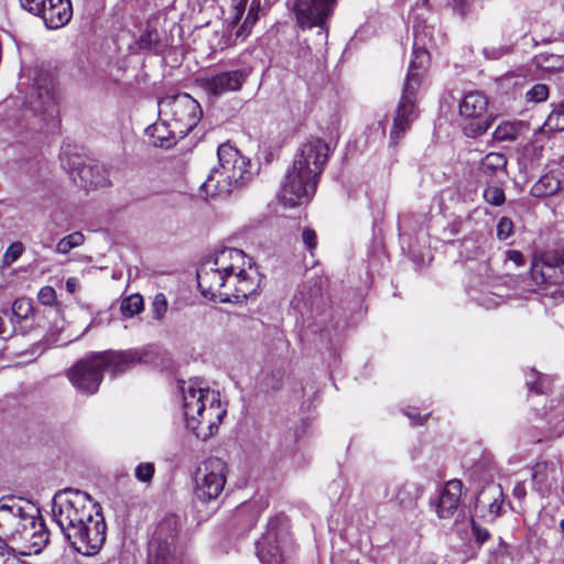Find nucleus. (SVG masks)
I'll use <instances>...</instances> for the list:
<instances>
[{
  "label": "nucleus",
  "instance_id": "1",
  "mask_svg": "<svg viewBox=\"0 0 564 564\" xmlns=\"http://www.w3.org/2000/svg\"><path fill=\"white\" fill-rule=\"evenodd\" d=\"M52 518L69 546L83 555H95L106 541L107 525L100 507L84 491H57L52 500Z\"/></svg>",
  "mask_w": 564,
  "mask_h": 564
},
{
  "label": "nucleus",
  "instance_id": "2",
  "mask_svg": "<svg viewBox=\"0 0 564 564\" xmlns=\"http://www.w3.org/2000/svg\"><path fill=\"white\" fill-rule=\"evenodd\" d=\"M181 389L186 425L198 438L206 440L218 430L226 414L219 393L198 379L184 383Z\"/></svg>",
  "mask_w": 564,
  "mask_h": 564
},
{
  "label": "nucleus",
  "instance_id": "3",
  "mask_svg": "<svg viewBox=\"0 0 564 564\" xmlns=\"http://www.w3.org/2000/svg\"><path fill=\"white\" fill-rule=\"evenodd\" d=\"M219 167H213L202 189L209 196H224L241 188L253 177L250 160L236 148L220 144L217 150Z\"/></svg>",
  "mask_w": 564,
  "mask_h": 564
},
{
  "label": "nucleus",
  "instance_id": "4",
  "mask_svg": "<svg viewBox=\"0 0 564 564\" xmlns=\"http://www.w3.org/2000/svg\"><path fill=\"white\" fill-rule=\"evenodd\" d=\"M159 115L169 119L180 138L187 135L200 121L203 110L197 100L188 94L166 96L159 101Z\"/></svg>",
  "mask_w": 564,
  "mask_h": 564
},
{
  "label": "nucleus",
  "instance_id": "5",
  "mask_svg": "<svg viewBox=\"0 0 564 564\" xmlns=\"http://www.w3.org/2000/svg\"><path fill=\"white\" fill-rule=\"evenodd\" d=\"M181 520L176 514H166L158 523L149 545L148 564H181L177 538Z\"/></svg>",
  "mask_w": 564,
  "mask_h": 564
},
{
  "label": "nucleus",
  "instance_id": "6",
  "mask_svg": "<svg viewBox=\"0 0 564 564\" xmlns=\"http://www.w3.org/2000/svg\"><path fill=\"white\" fill-rule=\"evenodd\" d=\"M295 551L286 525L281 518L271 519L267 532L257 542V555L262 564H288Z\"/></svg>",
  "mask_w": 564,
  "mask_h": 564
},
{
  "label": "nucleus",
  "instance_id": "7",
  "mask_svg": "<svg viewBox=\"0 0 564 564\" xmlns=\"http://www.w3.org/2000/svg\"><path fill=\"white\" fill-rule=\"evenodd\" d=\"M251 268V259L236 248H224L215 252L213 259L205 261L197 271L198 288L214 290L219 288L221 275L230 273L246 265Z\"/></svg>",
  "mask_w": 564,
  "mask_h": 564
},
{
  "label": "nucleus",
  "instance_id": "8",
  "mask_svg": "<svg viewBox=\"0 0 564 564\" xmlns=\"http://www.w3.org/2000/svg\"><path fill=\"white\" fill-rule=\"evenodd\" d=\"M33 89L35 90L28 107L23 110L22 117L28 119L32 116V121L23 126L20 121L18 124L30 130H43L44 124L55 123L58 115L57 97L52 82L41 83L36 80Z\"/></svg>",
  "mask_w": 564,
  "mask_h": 564
},
{
  "label": "nucleus",
  "instance_id": "9",
  "mask_svg": "<svg viewBox=\"0 0 564 564\" xmlns=\"http://www.w3.org/2000/svg\"><path fill=\"white\" fill-rule=\"evenodd\" d=\"M336 6L337 0H294L293 12L299 28H317L318 44H325L328 37V20Z\"/></svg>",
  "mask_w": 564,
  "mask_h": 564
},
{
  "label": "nucleus",
  "instance_id": "10",
  "mask_svg": "<svg viewBox=\"0 0 564 564\" xmlns=\"http://www.w3.org/2000/svg\"><path fill=\"white\" fill-rule=\"evenodd\" d=\"M423 76L409 73L406 74L402 96L393 117V124L390 131V140L392 144H397L408 132L411 124L419 117L416 106V93L421 85Z\"/></svg>",
  "mask_w": 564,
  "mask_h": 564
},
{
  "label": "nucleus",
  "instance_id": "11",
  "mask_svg": "<svg viewBox=\"0 0 564 564\" xmlns=\"http://www.w3.org/2000/svg\"><path fill=\"white\" fill-rule=\"evenodd\" d=\"M30 513H36V507L15 497L0 499V541L14 544L24 523H29Z\"/></svg>",
  "mask_w": 564,
  "mask_h": 564
},
{
  "label": "nucleus",
  "instance_id": "12",
  "mask_svg": "<svg viewBox=\"0 0 564 564\" xmlns=\"http://www.w3.org/2000/svg\"><path fill=\"white\" fill-rule=\"evenodd\" d=\"M488 98L480 91L466 94L459 102V116L463 119V131L468 138H477L487 132L492 122L488 115Z\"/></svg>",
  "mask_w": 564,
  "mask_h": 564
},
{
  "label": "nucleus",
  "instance_id": "13",
  "mask_svg": "<svg viewBox=\"0 0 564 564\" xmlns=\"http://www.w3.org/2000/svg\"><path fill=\"white\" fill-rule=\"evenodd\" d=\"M194 494L206 503L216 500L224 491L227 480V465L220 458H209L195 473Z\"/></svg>",
  "mask_w": 564,
  "mask_h": 564
},
{
  "label": "nucleus",
  "instance_id": "14",
  "mask_svg": "<svg viewBox=\"0 0 564 564\" xmlns=\"http://www.w3.org/2000/svg\"><path fill=\"white\" fill-rule=\"evenodd\" d=\"M319 178L310 172L291 166L279 192L280 200L290 207L307 204L314 196Z\"/></svg>",
  "mask_w": 564,
  "mask_h": 564
},
{
  "label": "nucleus",
  "instance_id": "15",
  "mask_svg": "<svg viewBox=\"0 0 564 564\" xmlns=\"http://www.w3.org/2000/svg\"><path fill=\"white\" fill-rule=\"evenodd\" d=\"M413 58L409 65V73L423 76L430 61V50L437 48L444 43V34L440 29L426 22H415L413 25Z\"/></svg>",
  "mask_w": 564,
  "mask_h": 564
},
{
  "label": "nucleus",
  "instance_id": "16",
  "mask_svg": "<svg viewBox=\"0 0 564 564\" xmlns=\"http://www.w3.org/2000/svg\"><path fill=\"white\" fill-rule=\"evenodd\" d=\"M329 145L318 137L307 138L297 149L293 166L321 177L329 159Z\"/></svg>",
  "mask_w": 564,
  "mask_h": 564
},
{
  "label": "nucleus",
  "instance_id": "17",
  "mask_svg": "<svg viewBox=\"0 0 564 564\" xmlns=\"http://www.w3.org/2000/svg\"><path fill=\"white\" fill-rule=\"evenodd\" d=\"M23 9L41 17L48 29H59L69 22L73 10L69 0H20Z\"/></svg>",
  "mask_w": 564,
  "mask_h": 564
},
{
  "label": "nucleus",
  "instance_id": "18",
  "mask_svg": "<svg viewBox=\"0 0 564 564\" xmlns=\"http://www.w3.org/2000/svg\"><path fill=\"white\" fill-rule=\"evenodd\" d=\"M102 365V356L93 354L79 360L69 369L68 378L78 391L93 394L97 392L101 383L104 373Z\"/></svg>",
  "mask_w": 564,
  "mask_h": 564
},
{
  "label": "nucleus",
  "instance_id": "19",
  "mask_svg": "<svg viewBox=\"0 0 564 564\" xmlns=\"http://www.w3.org/2000/svg\"><path fill=\"white\" fill-rule=\"evenodd\" d=\"M251 69L248 67L230 70H217L202 78V88L212 96L219 97L241 89Z\"/></svg>",
  "mask_w": 564,
  "mask_h": 564
},
{
  "label": "nucleus",
  "instance_id": "20",
  "mask_svg": "<svg viewBox=\"0 0 564 564\" xmlns=\"http://www.w3.org/2000/svg\"><path fill=\"white\" fill-rule=\"evenodd\" d=\"M102 356L104 371L110 370L113 376L122 375L139 364H152L154 361L153 352L148 348H135L120 351L97 352Z\"/></svg>",
  "mask_w": 564,
  "mask_h": 564
},
{
  "label": "nucleus",
  "instance_id": "21",
  "mask_svg": "<svg viewBox=\"0 0 564 564\" xmlns=\"http://www.w3.org/2000/svg\"><path fill=\"white\" fill-rule=\"evenodd\" d=\"M533 279L543 284V294L555 302L564 301V252L556 260L555 264L543 262L535 265L532 271Z\"/></svg>",
  "mask_w": 564,
  "mask_h": 564
},
{
  "label": "nucleus",
  "instance_id": "22",
  "mask_svg": "<svg viewBox=\"0 0 564 564\" xmlns=\"http://www.w3.org/2000/svg\"><path fill=\"white\" fill-rule=\"evenodd\" d=\"M62 162L72 181L85 189H91L107 184L105 172L99 165L84 163L78 155L68 158L67 162L63 159Z\"/></svg>",
  "mask_w": 564,
  "mask_h": 564
},
{
  "label": "nucleus",
  "instance_id": "23",
  "mask_svg": "<svg viewBox=\"0 0 564 564\" xmlns=\"http://www.w3.org/2000/svg\"><path fill=\"white\" fill-rule=\"evenodd\" d=\"M30 523H24L13 545L29 552H40L48 542L50 532L36 508V513H30Z\"/></svg>",
  "mask_w": 564,
  "mask_h": 564
},
{
  "label": "nucleus",
  "instance_id": "24",
  "mask_svg": "<svg viewBox=\"0 0 564 564\" xmlns=\"http://www.w3.org/2000/svg\"><path fill=\"white\" fill-rule=\"evenodd\" d=\"M463 484L458 479L446 482L435 499L430 505L435 509L438 518L448 519L457 510L462 498Z\"/></svg>",
  "mask_w": 564,
  "mask_h": 564
},
{
  "label": "nucleus",
  "instance_id": "25",
  "mask_svg": "<svg viewBox=\"0 0 564 564\" xmlns=\"http://www.w3.org/2000/svg\"><path fill=\"white\" fill-rule=\"evenodd\" d=\"M508 159L499 152L486 154L477 165V177L480 182L498 181L506 174Z\"/></svg>",
  "mask_w": 564,
  "mask_h": 564
},
{
  "label": "nucleus",
  "instance_id": "26",
  "mask_svg": "<svg viewBox=\"0 0 564 564\" xmlns=\"http://www.w3.org/2000/svg\"><path fill=\"white\" fill-rule=\"evenodd\" d=\"M247 3L248 0H231L232 17L227 25L229 33L227 45H235L238 42L245 41L252 31V28L246 23L239 24L245 14Z\"/></svg>",
  "mask_w": 564,
  "mask_h": 564
},
{
  "label": "nucleus",
  "instance_id": "27",
  "mask_svg": "<svg viewBox=\"0 0 564 564\" xmlns=\"http://www.w3.org/2000/svg\"><path fill=\"white\" fill-rule=\"evenodd\" d=\"M502 502L503 500L501 487L496 484H490L485 487L477 496L475 508L479 511L487 509L488 518L494 520L500 514Z\"/></svg>",
  "mask_w": 564,
  "mask_h": 564
},
{
  "label": "nucleus",
  "instance_id": "28",
  "mask_svg": "<svg viewBox=\"0 0 564 564\" xmlns=\"http://www.w3.org/2000/svg\"><path fill=\"white\" fill-rule=\"evenodd\" d=\"M243 269L226 273L221 275V280L218 284L219 288L217 290L215 289H206V288H199L202 294L205 297H209L210 300H218L221 303H230L232 302V295L235 294V291L232 288L238 286V282L240 281V275L243 272Z\"/></svg>",
  "mask_w": 564,
  "mask_h": 564
},
{
  "label": "nucleus",
  "instance_id": "29",
  "mask_svg": "<svg viewBox=\"0 0 564 564\" xmlns=\"http://www.w3.org/2000/svg\"><path fill=\"white\" fill-rule=\"evenodd\" d=\"M555 468L546 462H538L532 467V487L542 497L549 496L556 482Z\"/></svg>",
  "mask_w": 564,
  "mask_h": 564
},
{
  "label": "nucleus",
  "instance_id": "30",
  "mask_svg": "<svg viewBox=\"0 0 564 564\" xmlns=\"http://www.w3.org/2000/svg\"><path fill=\"white\" fill-rule=\"evenodd\" d=\"M423 488L414 481L406 480L395 485L392 499L404 510L415 508L421 498Z\"/></svg>",
  "mask_w": 564,
  "mask_h": 564
},
{
  "label": "nucleus",
  "instance_id": "31",
  "mask_svg": "<svg viewBox=\"0 0 564 564\" xmlns=\"http://www.w3.org/2000/svg\"><path fill=\"white\" fill-rule=\"evenodd\" d=\"M161 122H156L152 126H149L145 129L147 135H149L152 140L153 145L161 148H170L175 142L177 133H175L174 128L170 127L169 119L161 118Z\"/></svg>",
  "mask_w": 564,
  "mask_h": 564
},
{
  "label": "nucleus",
  "instance_id": "32",
  "mask_svg": "<svg viewBox=\"0 0 564 564\" xmlns=\"http://www.w3.org/2000/svg\"><path fill=\"white\" fill-rule=\"evenodd\" d=\"M527 129L523 121H502L492 132V139L497 142H512Z\"/></svg>",
  "mask_w": 564,
  "mask_h": 564
},
{
  "label": "nucleus",
  "instance_id": "33",
  "mask_svg": "<svg viewBox=\"0 0 564 564\" xmlns=\"http://www.w3.org/2000/svg\"><path fill=\"white\" fill-rule=\"evenodd\" d=\"M562 182L552 173L541 176L532 186L531 194L535 197H547L557 193Z\"/></svg>",
  "mask_w": 564,
  "mask_h": 564
},
{
  "label": "nucleus",
  "instance_id": "34",
  "mask_svg": "<svg viewBox=\"0 0 564 564\" xmlns=\"http://www.w3.org/2000/svg\"><path fill=\"white\" fill-rule=\"evenodd\" d=\"M532 66L543 72L564 70V56L552 53H540L532 58Z\"/></svg>",
  "mask_w": 564,
  "mask_h": 564
},
{
  "label": "nucleus",
  "instance_id": "35",
  "mask_svg": "<svg viewBox=\"0 0 564 564\" xmlns=\"http://www.w3.org/2000/svg\"><path fill=\"white\" fill-rule=\"evenodd\" d=\"M541 131L547 134L564 131V101L553 108Z\"/></svg>",
  "mask_w": 564,
  "mask_h": 564
},
{
  "label": "nucleus",
  "instance_id": "36",
  "mask_svg": "<svg viewBox=\"0 0 564 564\" xmlns=\"http://www.w3.org/2000/svg\"><path fill=\"white\" fill-rule=\"evenodd\" d=\"M486 187L482 191L484 200L495 207L501 206L506 202L505 189L498 181L484 182Z\"/></svg>",
  "mask_w": 564,
  "mask_h": 564
},
{
  "label": "nucleus",
  "instance_id": "37",
  "mask_svg": "<svg viewBox=\"0 0 564 564\" xmlns=\"http://www.w3.org/2000/svg\"><path fill=\"white\" fill-rule=\"evenodd\" d=\"M144 308L142 295L134 293L122 299L120 311L124 317H133L141 313Z\"/></svg>",
  "mask_w": 564,
  "mask_h": 564
},
{
  "label": "nucleus",
  "instance_id": "38",
  "mask_svg": "<svg viewBox=\"0 0 564 564\" xmlns=\"http://www.w3.org/2000/svg\"><path fill=\"white\" fill-rule=\"evenodd\" d=\"M160 40L161 37L158 30L148 24L145 30L137 40L135 44L141 51H152L160 43Z\"/></svg>",
  "mask_w": 564,
  "mask_h": 564
},
{
  "label": "nucleus",
  "instance_id": "39",
  "mask_svg": "<svg viewBox=\"0 0 564 564\" xmlns=\"http://www.w3.org/2000/svg\"><path fill=\"white\" fill-rule=\"evenodd\" d=\"M84 241H85V237L82 232H79V231L72 232V234L65 236L64 238H62L57 242V245L55 247V252L61 253V254H66L72 249L82 246L84 243Z\"/></svg>",
  "mask_w": 564,
  "mask_h": 564
},
{
  "label": "nucleus",
  "instance_id": "40",
  "mask_svg": "<svg viewBox=\"0 0 564 564\" xmlns=\"http://www.w3.org/2000/svg\"><path fill=\"white\" fill-rule=\"evenodd\" d=\"M33 312L32 301L26 297L17 299L11 307L12 319L17 322L28 319Z\"/></svg>",
  "mask_w": 564,
  "mask_h": 564
},
{
  "label": "nucleus",
  "instance_id": "41",
  "mask_svg": "<svg viewBox=\"0 0 564 564\" xmlns=\"http://www.w3.org/2000/svg\"><path fill=\"white\" fill-rule=\"evenodd\" d=\"M235 294L232 295V302L239 301L240 299H247L250 294H252L256 290L253 281L248 276L246 272V268L243 269L242 274L240 275V281L238 282L237 288H232Z\"/></svg>",
  "mask_w": 564,
  "mask_h": 564
},
{
  "label": "nucleus",
  "instance_id": "42",
  "mask_svg": "<svg viewBox=\"0 0 564 564\" xmlns=\"http://www.w3.org/2000/svg\"><path fill=\"white\" fill-rule=\"evenodd\" d=\"M525 384L529 392H534L536 394L545 393L549 386L546 377L538 373L535 370H531L527 376Z\"/></svg>",
  "mask_w": 564,
  "mask_h": 564
},
{
  "label": "nucleus",
  "instance_id": "43",
  "mask_svg": "<svg viewBox=\"0 0 564 564\" xmlns=\"http://www.w3.org/2000/svg\"><path fill=\"white\" fill-rule=\"evenodd\" d=\"M167 299L163 293H156L151 301V315L154 321H163L167 312Z\"/></svg>",
  "mask_w": 564,
  "mask_h": 564
},
{
  "label": "nucleus",
  "instance_id": "44",
  "mask_svg": "<svg viewBox=\"0 0 564 564\" xmlns=\"http://www.w3.org/2000/svg\"><path fill=\"white\" fill-rule=\"evenodd\" d=\"M549 87L545 84H535L525 93V100L528 102H543L549 98Z\"/></svg>",
  "mask_w": 564,
  "mask_h": 564
},
{
  "label": "nucleus",
  "instance_id": "45",
  "mask_svg": "<svg viewBox=\"0 0 564 564\" xmlns=\"http://www.w3.org/2000/svg\"><path fill=\"white\" fill-rule=\"evenodd\" d=\"M497 238L501 241L509 239L512 237L514 231L513 221L509 217H501L497 223Z\"/></svg>",
  "mask_w": 564,
  "mask_h": 564
},
{
  "label": "nucleus",
  "instance_id": "46",
  "mask_svg": "<svg viewBox=\"0 0 564 564\" xmlns=\"http://www.w3.org/2000/svg\"><path fill=\"white\" fill-rule=\"evenodd\" d=\"M22 251H23V246L21 242L11 243L3 254V263L6 265L12 264L14 261H17L20 258V256L22 254Z\"/></svg>",
  "mask_w": 564,
  "mask_h": 564
},
{
  "label": "nucleus",
  "instance_id": "47",
  "mask_svg": "<svg viewBox=\"0 0 564 564\" xmlns=\"http://www.w3.org/2000/svg\"><path fill=\"white\" fill-rule=\"evenodd\" d=\"M134 475L138 480L150 481L154 475V465L151 463H142L135 467Z\"/></svg>",
  "mask_w": 564,
  "mask_h": 564
},
{
  "label": "nucleus",
  "instance_id": "48",
  "mask_svg": "<svg viewBox=\"0 0 564 564\" xmlns=\"http://www.w3.org/2000/svg\"><path fill=\"white\" fill-rule=\"evenodd\" d=\"M556 422L547 427L546 438H557L564 434V415L562 413L555 414Z\"/></svg>",
  "mask_w": 564,
  "mask_h": 564
},
{
  "label": "nucleus",
  "instance_id": "49",
  "mask_svg": "<svg viewBox=\"0 0 564 564\" xmlns=\"http://www.w3.org/2000/svg\"><path fill=\"white\" fill-rule=\"evenodd\" d=\"M39 302L43 305H53L56 301V292L54 288L46 285L40 289L37 293Z\"/></svg>",
  "mask_w": 564,
  "mask_h": 564
},
{
  "label": "nucleus",
  "instance_id": "50",
  "mask_svg": "<svg viewBox=\"0 0 564 564\" xmlns=\"http://www.w3.org/2000/svg\"><path fill=\"white\" fill-rule=\"evenodd\" d=\"M447 4L462 18L469 13L470 0H447Z\"/></svg>",
  "mask_w": 564,
  "mask_h": 564
},
{
  "label": "nucleus",
  "instance_id": "51",
  "mask_svg": "<svg viewBox=\"0 0 564 564\" xmlns=\"http://www.w3.org/2000/svg\"><path fill=\"white\" fill-rule=\"evenodd\" d=\"M471 532L476 541L481 545L487 542L490 538V533L487 529L480 527L475 521L471 522Z\"/></svg>",
  "mask_w": 564,
  "mask_h": 564
},
{
  "label": "nucleus",
  "instance_id": "52",
  "mask_svg": "<svg viewBox=\"0 0 564 564\" xmlns=\"http://www.w3.org/2000/svg\"><path fill=\"white\" fill-rule=\"evenodd\" d=\"M302 240L308 250H313L317 245L316 232L311 228H304L302 232Z\"/></svg>",
  "mask_w": 564,
  "mask_h": 564
},
{
  "label": "nucleus",
  "instance_id": "53",
  "mask_svg": "<svg viewBox=\"0 0 564 564\" xmlns=\"http://www.w3.org/2000/svg\"><path fill=\"white\" fill-rule=\"evenodd\" d=\"M506 261L512 262L516 268L522 267L525 262L523 254L518 250H508L506 252Z\"/></svg>",
  "mask_w": 564,
  "mask_h": 564
},
{
  "label": "nucleus",
  "instance_id": "54",
  "mask_svg": "<svg viewBox=\"0 0 564 564\" xmlns=\"http://www.w3.org/2000/svg\"><path fill=\"white\" fill-rule=\"evenodd\" d=\"M508 48L505 46H498V47H485L484 48V55L488 59H498L505 54H507Z\"/></svg>",
  "mask_w": 564,
  "mask_h": 564
},
{
  "label": "nucleus",
  "instance_id": "55",
  "mask_svg": "<svg viewBox=\"0 0 564 564\" xmlns=\"http://www.w3.org/2000/svg\"><path fill=\"white\" fill-rule=\"evenodd\" d=\"M512 495L517 499H519V500L524 499V497L527 495V490H525L524 484L523 482H517L516 486L513 487Z\"/></svg>",
  "mask_w": 564,
  "mask_h": 564
},
{
  "label": "nucleus",
  "instance_id": "56",
  "mask_svg": "<svg viewBox=\"0 0 564 564\" xmlns=\"http://www.w3.org/2000/svg\"><path fill=\"white\" fill-rule=\"evenodd\" d=\"M405 415L410 419L412 425H422L426 416H421L412 412H405Z\"/></svg>",
  "mask_w": 564,
  "mask_h": 564
},
{
  "label": "nucleus",
  "instance_id": "57",
  "mask_svg": "<svg viewBox=\"0 0 564 564\" xmlns=\"http://www.w3.org/2000/svg\"><path fill=\"white\" fill-rule=\"evenodd\" d=\"M77 289V280L75 278H69L66 281V290L70 293H74Z\"/></svg>",
  "mask_w": 564,
  "mask_h": 564
},
{
  "label": "nucleus",
  "instance_id": "58",
  "mask_svg": "<svg viewBox=\"0 0 564 564\" xmlns=\"http://www.w3.org/2000/svg\"><path fill=\"white\" fill-rule=\"evenodd\" d=\"M260 6H261V1L260 0H252L250 6H249V10H251V12H260Z\"/></svg>",
  "mask_w": 564,
  "mask_h": 564
},
{
  "label": "nucleus",
  "instance_id": "59",
  "mask_svg": "<svg viewBox=\"0 0 564 564\" xmlns=\"http://www.w3.org/2000/svg\"><path fill=\"white\" fill-rule=\"evenodd\" d=\"M258 20H252V18H248L246 17L245 20H243V23H246L247 25L253 28V25L257 23Z\"/></svg>",
  "mask_w": 564,
  "mask_h": 564
},
{
  "label": "nucleus",
  "instance_id": "60",
  "mask_svg": "<svg viewBox=\"0 0 564 564\" xmlns=\"http://www.w3.org/2000/svg\"><path fill=\"white\" fill-rule=\"evenodd\" d=\"M248 18H252V20H258L259 19V12H251V10H248V13L247 15Z\"/></svg>",
  "mask_w": 564,
  "mask_h": 564
},
{
  "label": "nucleus",
  "instance_id": "61",
  "mask_svg": "<svg viewBox=\"0 0 564 564\" xmlns=\"http://www.w3.org/2000/svg\"><path fill=\"white\" fill-rule=\"evenodd\" d=\"M560 528H561L562 533L564 534V519L561 520Z\"/></svg>",
  "mask_w": 564,
  "mask_h": 564
},
{
  "label": "nucleus",
  "instance_id": "62",
  "mask_svg": "<svg viewBox=\"0 0 564 564\" xmlns=\"http://www.w3.org/2000/svg\"><path fill=\"white\" fill-rule=\"evenodd\" d=\"M3 319L0 317V334L3 332Z\"/></svg>",
  "mask_w": 564,
  "mask_h": 564
},
{
  "label": "nucleus",
  "instance_id": "63",
  "mask_svg": "<svg viewBox=\"0 0 564 564\" xmlns=\"http://www.w3.org/2000/svg\"><path fill=\"white\" fill-rule=\"evenodd\" d=\"M8 101L4 105L0 106V109L4 108L7 106Z\"/></svg>",
  "mask_w": 564,
  "mask_h": 564
}]
</instances>
